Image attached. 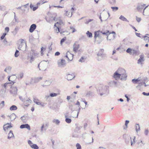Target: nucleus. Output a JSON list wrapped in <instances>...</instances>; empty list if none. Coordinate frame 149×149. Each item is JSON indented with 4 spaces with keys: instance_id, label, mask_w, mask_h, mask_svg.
<instances>
[{
    "instance_id": "393cba45",
    "label": "nucleus",
    "mask_w": 149,
    "mask_h": 149,
    "mask_svg": "<svg viewBox=\"0 0 149 149\" xmlns=\"http://www.w3.org/2000/svg\"><path fill=\"white\" fill-rule=\"evenodd\" d=\"M58 94L57 93H52L50 94L49 95H48L47 96H46V97L47 98V99L50 96L52 97H56Z\"/></svg>"
},
{
    "instance_id": "a18cd8bd",
    "label": "nucleus",
    "mask_w": 149,
    "mask_h": 149,
    "mask_svg": "<svg viewBox=\"0 0 149 149\" xmlns=\"http://www.w3.org/2000/svg\"><path fill=\"white\" fill-rule=\"evenodd\" d=\"M31 146V147L34 149H38L39 148L38 147L36 144H33V145H32Z\"/></svg>"
},
{
    "instance_id": "423d86ee",
    "label": "nucleus",
    "mask_w": 149,
    "mask_h": 149,
    "mask_svg": "<svg viewBox=\"0 0 149 149\" xmlns=\"http://www.w3.org/2000/svg\"><path fill=\"white\" fill-rule=\"evenodd\" d=\"M57 65L58 67L63 68L66 65V61L63 59L59 60L57 62Z\"/></svg>"
},
{
    "instance_id": "bb28decb",
    "label": "nucleus",
    "mask_w": 149,
    "mask_h": 149,
    "mask_svg": "<svg viewBox=\"0 0 149 149\" xmlns=\"http://www.w3.org/2000/svg\"><path fill=\"white\" fill-rule=\"evenodd\" d=\"M65 15L68 17H71L72 15V12L71 13L68 11H65Z\"/></svg>"
},
{
    "instance_id": "2f4dec72",
    "label": "nucleus",
    "mask_w": 149,
    "mask_h": 149,
    "mask_svg": "<svg viewBox=\"0 0 149 149\" xmlns=\"http://www.w3.org/2000/svg\"><path fill=\"white\" fill-rule=\"evenodd\" d=\"M14 136L13 132L12 131H10L8 134V139H10L11 137Z\"/></svg>"
},
{
    "instance_id": "052dcab7",
    "label": "nucleus",
    "mask_w": 149,
    "mask_h": 149,
    "mask_svg": "<svg viewBox=\"0 0 149 149\" xmlns=\"http://www.w3.org/2000/svg\"><path fill=\"white\" fill-rule=\"evenodd\" d=\"M93 19H89L88 20H86V22H85V23L86 24H88L89 22L93 21Z\"/></svg>"
},
{
    "instance_id": "774afa93",
    "label": "nucleus",
    "mask_w": 149,
    "mask_h": 149,
    "mask_svg": "<svg viewBox=\"0 0 149 149\" xmlns=\"http://www.w3.org/2000/svg\"><path fill=\"white\" fill-rule=\"evenodd\" d=\"M5 32H6V33L8 32L9 31V28L8 27H6L5 28Z\"/></svg>"
},
{
    "instance_id": "4c0bfd02",
    "label": "nucleus",
    "mask_w": 149,
    "mask_h": 149,
    "mask_svg": "<svg viewBox=\"0 0 149 149\" xmlns=\"http://www.w3.org/2000/svg\"><path fill=\"white\" fill-rule=\"evenodd\" d=\"M141 81V79L139 78H138L137 79H133L132 80V81L134 84H136L138 82L140 81Z\"/></svg>"
},
{
    "instance_id": "9b49d317",
    "label": "nucleus",
    "mask_w": 149,
    "mask_h": 149,
    "mask_svg": "<svg viewBox=\"0 0 149 149\" xmlns=\"http://www.w3.org/2000/svg\"><path fill=\"white\" fill-rule=\"evenodd\" d=\"M75 77V75L73 73H72L71 74H67L66 77L68 80H71L74 78Z\"/></svg>"
},
{
    "instance_id": "c9c22d12",
    "label": "nucleus",
    "mask_w": 149,
    "mask_h": 149,
    "mask_svg": "<svg viewBox=\"0 0 149 149\" xmlns=\"http://www.w3.org/2000/svg\"><path fill=\"white\" fill-rule=\"evenodd\" d=\"M11 69V67L10 66H8L5 69L4 71L8 73H9L10 72V70Z\"/></svg>"
},
{
    "instance_id": "338daca9",
    "label": "nucleus",
    "mask_w": 149,
    "mask_h": 149,
    "mask_svg": "<svg viewBox=\"0 0 149 149\" xmlns=\"http://www.w3.org/2000/svg\"><path fill=\"white\" fill-rule=\"evenodd\" d=\"M28 143L30 146L31 147L32 146V145H33V144L31 141L29 140L28 141Z\"/></svg>"
},
{
    "instance_id": "c85d7f7f",
    "label": "nucleus",
    "mask_w": 149,
    "mask_h": 149,
    "mask_svg": "<svg viewBox=\"0 0 149 149\" xmlns=\"http://www.w3.org/2000/svg\"><path fill=\"white\" fill-rule=\"evenodd\" d=\"M47 130V128L45 126L44 124H43L41 127L40 131L41 133H43L44 131H45Z\"/></svg>"
},
{
    "instance_id": "a878e982",
    "label": "nucleus",
    "mask_w": 149,
    "mask_h": 149,
    "mask_svg": "<svg viewBox=\"0 0 149 149\" xmlns=\"http://www.w3.org/2000/svg\"><path fill=\"white\" fill-rule=\"evenodd\" d=\"M79 47V45H76L74 44L73 46V51L75 52H76L78 50V49Z\"/></svg>"
},
{
    "instance_id": "f8f14e48",
    "label": "nucleus",
    "mask_w": 149,
    "mask_h": 149,
    "mask_svg": "<svg viewBox=\"0 0 149 149\" xmlns=\"http://www.w3.org/2000/svg\"><path fill=\"white\" fill-rule=\"evenodd\" d=\"M73 55V54L70 53V52H68L65 56L67 58L68 60L70 61H71L72 60Z\"/></svg>"
},
{
    "instance_id": "20e7f679",
    "label": "nucleus",
    "mask_w": 149,
    "mask_h": 149,
    "mask_svg": "<svg viewBox=\"0 0 149 149\" xmlns=\"http://www.w3.org/2000/svg\"><path fill=\"white\" fill-rule=\"evenodd\" d=\"M26 43L23 40L19 44L18 48L20 50L25 51L26 50Z\"/></svg>"
},
{
    "instance_id": "58836bf2",
    "label": "nucleus",
    "mask_w": 149,
    "mask_h": 149,
    "mask_svg": "<svg viewBox=\"0 0 149 149\" xmlns=\"http://www.w3.org/2000/svg\"><path fill=\"white\" fill-rule=\"evenodd\" d=\"M38 6L34 7V6L32 4H31L30 5V8L31 9H32L33 11L36 10L38 8Z\"/></svg>"
},
{
    "instance_id": "4468645a",
    "label": "nucleus",
    "mask_w": 149,
    "mask_h": 149,
    "mask_svg": "<svg viewBox=\"0 0 149 149\" xmlns=\"http://www.w3.org/2000/svg\"><path fill=\"white\" fill-rule=\"evenodd\" d=\"M13 127V126L11 125V123H8L5 125H4L3 126V129L5 131L6 130L8 129V128H10Z\"/></svg>"
},
{
    "instance_id": "ea45409f",
    "label": "nucleus",
    "mask_w": 149,
    "mask_h": 149,
    "mask_svg": "<svg viewBox=\"0 0 149 149\" xmlns=\"http://www.w3.org/2000/svg\"><path fill=\"white\" fill-rule=\"evenodd\" d=\"M52 122L57 125H58L60 123V121L56 119H54Z\"/></svg>"
},
{
    "instance_id": "2eb2a0df",
    "label": "nucleus",
    "mask_w": 149,
    "mask_h": 149,
    "mask_svg": "<svg viewBox=\"0 0 149 149\" xmlns=\"http://www.w3.org/2000/svg\"><path fill=\"white\" fill-rule=\"evenodd\" d=\"M36 25L35 24H33L30 27L29 29V31L30 33H32L36 29Z\"/></svg>"
},
{
    "instance_id": "1a4fd4ad",
    "label": "nucleus",
    "mask_w": 149,
    "mask_h": 149,
    "mask_svg": "<svg viewBox=\"0 0 149 149\" xmlns=\"http://www.w3.org/2000/svg\"><path fill=\"white\" fill-rule=\"evenodd\" d=\"M140 58L137 61V63L139 64L142 65V62H144L145 61L144 58V56L143 53H142L140 55Z\"/></svg>"
},
{
    "instance_id": "4be33fe9",
    "label": "nucleus",
    "mask_w": 149,
    "mask_h": 149,
    "mask_svg": "<svg viewBox=\"0 0 149 149\" xmlns=\"http://www.w3.org/2000/svg\"><path fill=\"white\" fill-rule=\"evenodd\" d=\"M145 4H141L139 5L137 7V9L138 11H140L144 7V6H145Z\"/></svg>"
},
{
    "instance_id": "cd10ccee",
    "label": "nucleus",
    "mask_w": 149,
    "mask_h": 149,
    "mask_svg": "<svg viewBox=\"0 0 149 149\" xmlns=\"http://www.w3.org/2000/svg\"><path fill=\"white\" fill-rule=\"evenodd\" d=\"M132 53L133 54L137 56L140 54V51L138 50L133 49L132 50Z\"/></svg>"
},
{
    "instance_id": "8fccbe9b",
    "label": "nucleus",
    "mask_w": 149,
    "mask_h": 149,
    "mask_svg": "<svg viewBox=\"0 0 149 149\" xmlns=\"http://www.w3.org/2000/svg\"><path fill=\"white\" fill-rule=\"evenodd\" d=\"M70 30H71L72 31V33H73L76 31V30L72 26H70Z\"/></svg>"
},
{
    "instance_id": "6ab92c4d",
    "label": "nucleus",
    "mask_w": 149,
    "mask_h": 149,
    "mask_svg": "<svg viewBox=\"0 0 149 149\" xmlns=\"http://www.w3.org/2000/svg\"><path fill=\"white\" fill-rule=\"evenodd\" d=\"M20 128L21 129L26 128L29 130H30V126L28 124L22 125H20Z\"/></svg>"
},
{
    "instance_id": "f3484780",
    "label": "nucleus",
    "mask_w": 149,
    "mask_h": 149,
    "mask_svg": "<svg viewBox=\"0 0 149 149\" xmlns=\"http://www.w3.org/2000/svg\"><path fill=\"white\" fill-rule=\"evenodd\" d=\"M148 6H147L144 8L143 13V15H149V9H148L146 10V8Z\"/></svg>"
},
{
    "instance_id": "3c124183",
    "label": "nucleus",
    "mask_w": 149,
    "mask_h": 149,
    "mask_svg": "<svg viewBox=\"0 0 149 149\" xmlns=\"http://www.w3.org/2000/svg\"><path fill=\"white\" fill-rule=\"evenodd\" d=\"M76 146L77 149H81V146L79 143H77L76 144Z\"/></svg>"
},
{
    "instance_id": "0eeeda50",
    "label": "nucleus",
    "mask_w": 149,
    "mask_h": 149,
    "mask_svg": "<svg viewBox=\"0 0 149 149\" xmlns=\"http://www.w3.org/2000/svg\"><path fill=\"white\" fill-rule=\"evenodd\" d=\"M17 88L16 87L12 86L10 92L13 96H16L17 95Z\"/></svg>"
},
{
    "instance_id": "f257e3e1",
    "label": "nucleus",
    "mask_w": 149,
    "mask_h": 149,
    "mask_svg": "<svg viewBox=\"0 0 149 149\" xmlns=\"http://www.w3.org/2000/svg\"><path fill=\"white\" fill-rule=\"evenodd\" d=\"M102 33V34L105 35L107 36V40H113L115 38V36L114 35H113L112 36V38H109V35L110 33L109 31H95L94 33V38L95 40H97V37L100 38L101 39L100 41L98 42V43L100 44L102 40V39H101V37L100 36V34Z\"/></svg>"
},
{
    "instance_id": "de8ad7c7",
    "label": "nucleus",
    "mask_w": 149,
    "mask_h": 149,
    "mask_svg": "<svg viewBox=\"0 0 149 149\" xmlns=\"http://www.w3.org/2000/svg\"><path fill=\"white\" fill-rule=\"evenodd\" d=\"M26 116H24L21 118V119L23 122H25L26 120Z\"/></svg>"
},
{
    "instance_id": "79ce46f5",
    "label": "nucleus",
    "mask_w": 149,
    "mask_h": 149,
    "mask_svg": "<svg viewBox=\"0 0 149 149\" xmlns=\"http://www.w3.org/2000/svg\"><path fill=\"white\" fill-rule=\"evenodd\" d=\"M4 101H2L0 104V110L4 107Z\"/></svg>"
},
{
    "instance_id": "39448f33",
    "label": "nucleus",
    "mask_w": 149,
    "mask_h": 149,
    "mask_svg": "<svg viewBox=\"0 0 149 149\" xmlns=\"http://www.w3.org/2000/svg\"><path fill=\"white\" fill-rule=\"evenodd\" d=\"M104 50L103 49H101L99 51L97 54V59L98 61H101L103 59L104 55Z\"/></svg>"
},
{
    "instance_id": "a19ab883",
    "label": "nucleus",
    "mask_w": 149,
    "mask_h": 149,
    "mask_svg": "<svg viewBox=\"0 0 149 149\" xmlns=\"http://www.w3.org/2000/svg\"><path fill=\"white\" fill-rule=\"evenodd\" d=\"M119 19L123 21H125L126 22H128L127 19L124 17L123 16L121 15L119 17Z\"/></svg>"
},
{
    "instance_id": "72a5a7b5",
    "label": "nucleus",
    "mask_w": 149,
    "mask_h": 149,
    "mask_svg": "<svg viewBox=\"0 0 149 149\" xmlns=\"http://www.w3.org/2000/svg\"><path fill=\"white\" fill-rule=\"evenodd\" d=\"M50 84H51V82L49 81H46L45 82V83L42 85V86L43 87H45V86H47L49 85Z\"/></svg>"
},
{
    "instance_id": "680f3d73",
    "label": "nucleus",
    "mask_w": 149,
    "mask_h": 149,
    "mask_svg": "<svg viewBox=\"0 0 149 149\" xmlns=\"http://www.w3.org/2000/svg\"><path fill=\"white\" fill-rule=\"evenodd\" d=\"M85 59L84 57H82L79 60V61L81 62H83L84 61Z\"/></svg>"
},
{
    "instance_id": "c03bdc74",
    "label": "nucleus",
    "mask_w": 149,
    "mask_h": 149,
    "mask_svg": "<svg viewBox=\"0 0 149 149\" xmlns=\"http://www.w3.org/2000/svg\"><path fill=\"white\" fill-rule=\"evenodd\" d=\"M65 121L66 122L68 123H70L71 122V120L70 118H67V117L66 116H65Z\"/></svg>"
},
{
    "instance_id": "7ed1b4c3",
    "label": "nucleus",
    "mask_w": 149,
    "mask_h": 149,
    "mask_svg": "<svg viewBox=\"0 0 149 149\" xmlns=\"http://www.w3.org/2000/svg\"><path fill=\"white\" fill-rule=\"evenodd\" d=\"M117 71L121 76L120 79L121 80L125 81L126 80L127 75L125 69L121 68H119L117 70Z\"/></svg>"
},
{
    "instance_id": "473e14b6",
    "label": "nucleus",
    "mask_w": 149,
    "mask_h": 149,
    "mask_svg": "<svg viewBox=\"0 0 149 149\" xmlns=\"http://www.w3.org/2000/svg\"><path fill=\"white\" fill-rule=\"evenodd\" d=\"M42 77H41L35 78L34 79V82L35 83H37L42 80Z\"/></svg>"
},
{
    "instance_id": "dca6fc26",
    "label": "nucleus",
    "mask_w": 149,
    "mask_h": 149,
    "mask_svg": "<svg viewBox=\"0 0 149 149\" xmlns=\"http://www.w3.org/2000/svg\"><path fill=\"white\" fill-rule=\"evenodd\" d=\"M56 21L58 22L54 24V26H56V25L58 24L60 25L63 24V22L62 20L61 19L60 17L58 18Z\"/></svg>"
},
{
    "instance_id": "4d7b16f0",
    "label": "nucleus",
    "mask_w": 149,
    "mask_h": 149,
    "mask_svg": "<svg viewBox=\"0 0 149 149\" xmlns=\"http://www.w3.org/2000/svg\"><path fill=\"white\" fill-rule=\"evenodd\" d=\"M129 120H126L125 121V127H124V129H126V128L127 127V125L128 124V123H129Z\"/></svg>"
},
{
    "instance_id": "0e129e2a",
    "label": "nucleus",
    "mask_w": 149,
    "mask_h": 149,
    "mask_svg": "<svg viewBox=\"0 0 149 149\" xmlns=\"http://www.w3.org/2000/svg\"><path fill=\"white\" fill-rule=\"evenodd\" d=\"M142 144H143V143L142 141L138 142V145L140 146H142Z\"/></svg>"
},
{
    "instance_id": "09e8293b",
    "label": "nucleus",
    "mask_w": 149,
    "mask_h": 149,
    "mask_svg": "<svg viewBox=\"0 0 149 149\" xmlns=\"http://www.w3.org/2000/svg\"><path fill=\"white\" fill-rule=\"evenodd\" d=\"M3 43L4 44L5 46H7L8 45V42L7 41V40H6V38L4 39H3Z\"/></svg>"
},
{
    "instance_id": "e433bc0d",
    "label": "nucleus",
    "mask_w": 149,
    "mask_h": 149,
    "mask_svg": "<svg viewBox=\"0 0 149 149\" xmlns=\"http://www.w3.org/2000/svg\"><path fill=\"white\" fill-rule=\"evenodd\" d=\"M17 108L16 106L14 105H13L11 106V107H10V109L11 111L15 110H17Z\"/></svg>"
},
{
    "instance_id": "37998d69",
    "label": "nucleus",
    "mask_w": 149,
    "mask_h": 149,
    "mask_svg": "<svg viewBox=\"0 0 149 149\" xmlns=\"http://www.w3.org/2000/svg\"><path fill=\"white\" fill-rule=\"evenodd\" d=\"M87 36L89 38H91L92 37V34L89 31H88L86 33Z\"/></svg>"
},
{
    "instance_id": "ddd939ff",
    "label": "nucleus",
    "mask_w": 149,
    "mask_h": 149,
    "mask_svg": "<svg viewBox=\"0 0 149 149\" xmlns=\"http://www.w3.org/2000/svg\"><path fill=\"white\" fill-rule=\"evenodd\" d=\"M79 108L77 110V113L76 112H74L72 113V117L73 118L77 117V118L78 116L79 112L80 111L81 109V106H78Z\"/></svg>"
},
{
    "instance_id": "69168bd1",
    "label": "nucleus",
    "mask_w": 149,
    "mask_h": 149,
    "mask_svg": "<svg viewBox=\"0 0 149 149\" xmlns=\"http://www.w3.org/2000/svg\"><path fill=\"white\" fill-rule=\"evenodd\" d=\"M111 8L113 10H117L118 9V8L116 7H111Z\"/></svg>"
},
{
    "instance_id": "c756f323",
    "label": "nucleus",
    "mask_w": 149,
    "mask_h": 149,
    "mask_svg": "<svg viewBox=\"0 0 149 149\" xmlns=\"http://www.w3.org/2000/svg\"><path fill=\"white\" fill-rule=\"evenodd\" d=\"M93 95V93L90 91H87L86 94V97H88L90 96H92Z\"/></svg>"
},
{
    "instance_id": "f03ea898",
    "label": "nucleus",
    "mask_w": 149,
    "mask_h": 149,
    "mask_svg": "<svg viewBox=\"0 0 149 149\" xmlns=\"http://www.w3.org/2000/svg\"><path fill=\"white\" fill-rule=\"evenodd\" d=\"M99 90L101 96H107L109 93V87L106 86H100L99 88Z\"/></svg>"
},
{
    "instance_id": "aec40b11",
    "label": "nucleus",
    "mask_w": 149,
    "mask_h": 149,
    "mask_svg": "<svg viewBox=\"0 0 149 149\" xmlns=\"http://www.w3.org/2000/svg\"><path fill=\"white\" fill-rule=\"evenodd\" d=\"M46 20L47 22L50 23L52 22L53 21H55V17H47L46 18Z\"/></svg>"
},
{
    "instance_id": "bf43d9fd",
    "label": "nucleus",
    "mask_w": 149,
    "mask_h": 149,
    "mask_svg": "<svg viewBox=\"0 0 149 149\" xmlns=\"http://www.w3.org/2000/svg\"><path fill=\"white\" fill-rule=\"evenodd\" d=\"M133 141H132V140H131V145L132 146L133 144L135 143V136L133 137Z\"/></svg>"
},
{
    "instance_id": "6e6552de",
    "label": "nucleus",
    "mask_w": 149,
    "mask_h": 149,
    "mask_svg": "<svg viewBox=\"0 0 149 149\" xmlns=\"http://www.w3.org/2000/svg\"><path fill=\"white\" fill-rule=\"evenodd\" d=\"M119 83L118 82L113 80L110 81L109 82V84L111 87H118Z\"/></svg>"
},
{
    "instance_id": "5701e85b",
    "label": "nucleus",
    "mask_w": 149,
    "mask_h": 149,
    "mask_svg": "<svg viewBox=\"0 0 149 149\" xmlns=\"http://www.w3.org/2000/svg\"><path fill=\"white\" fill-rule=\"evenodd\" d=\"M15 78L14 76H11L10 77H9L8 78V80L9 81H10V82H11L12 83V84H13L14 83V80L13 79H15Z\"/></svg>"
},
{
    "instance_id": "49530a36",
    "label": "nucleus",
    "mask_w": 149,
    "mask_h": 149,
    "mask_svg": "<svg viewBox=\"0 0 149 149\" xmlns=\"http://www.w3.org/2000/svg\"><path fill=\"white\" fill-rule=\"evenodd\" d=\"M56 29H55V32H56V33H58L60 31L59 30V26H56Z\"/></svg>"
},
{
    "instance_id": "b1692460",
    "label": "nucleus",
    "mask_w": 149,
    "mask_h": 149,
    "mask_svg": "<svg viewBox=\"0 0 149 149\" xmlns=\"http://www.w3.org/2000/svg\"><path fill=\"white\" fill-rule=\"evenodd\" d=\"M9 117L10 119V121H12L16 118V116L15 114L13 113L9 116Z\"/></svg>"
},
{
    "instance_id": "a211bd4d",
    "label": "nucleus",
    "mask_w": 149,
    "mask_h": 149,
    "mask_svg": "<svg viewBox=\"0 0 149 149\" xmlns=\"http://www.w3.org/2000/svg\"><path fill=\"white\" fill-rule=\"evenodd\" d=\"M113 77L116 80L120 78H121V76L120 75V74L117 72V71H116L114 73Z\"/></svg>"
},
{
    "instance_id": "603ef678",
    "label": "nucleus",
    "mask_w": 149,
    "mask_h": 149,
    "mask_svg": "<svg viewBox=\"0 0 149 149\" xmlns=\"http://www.w3.org/2000/svg\"><path fill=\"white\" fill-rule=\"evenodd\" d=\"M66 39V37H64L63 38H62L61 41L60 43L61 45H62V43L64 42Z\"/></svg>"
},
{
    "instance_id": "f704fd0d",
    "label": "nucleus",
    "mask_w": 149,
    "mask_h": 149,
    "mask_svg": "<svg viewBox=\"0 0 149 149\" xmlns=\"http://www.w3.org/2000/svg\"><path fill=\"white\" fill-rule=\"evenodd\" d=\"M23 76L24 73L22 72H21L18 74L17 77L19 79H21L23 78Z\"/></svg>"
},
{
    "instance_id": "864d4df0",
    "label": "nucleus",
    "mask_w": 149,
    "mask_h": 149,
    "mask_svg": "<svg viewBox=\"0 0 149 149\" xmlns=\"http://www.w3.org/2000/svg\"><path fill=\"white\" fill-rule=\"evenodd\" d=\"M19 52L18 50H16L15 54V56L16 57H17L19 56Z\"/></svg>"
},
{
    "instance_id": "6e6d98bb",
    "label": "nucleus",
    "mask_w": 149,
    "mask_h": 149,
    "mask_svg": "<svg viewBox=\"0 0 149 149\" xmlns=\"http://www.w3.org/2000/svg\"><path fill=\"white\" fill-rule=\"evenodd\" d=\"M132 50L131 48H128L127 49L126 51L128 53H130L131 52H132Z\"/></svg>"
},
{
    "instance_id": "e2e57ef3",
    "label": "nucleus",
    "mask_w": 149,
    "mask_h": 149,
    "mask_svg": "<svg viewBox=\"0 0 149 149\" xmlns=\"http://www.w3.org/2000/svg\"><path fill=\"white\" fill-rule=\"evenodd\" d=\"M136 19L138 22H139L141 20V18L140 17H136Z\"/></svg>"
},
{
    "instance_id": "5fc2aeb1",
    "label": "nucleus",
    "mask_w": 149,
    "mask_h": 149,
    "mask_svg": "<svg viewBox=\"0 0 149 149\" xmlns=\"http://www.w3.org/2000/svg\"><path fill=\"white\" fill-rule=\"evenodd\" d=\"M143 37L144 38V39L145 41H147L148 40L149 41V37H148L147 36H143Z\"/></svg>"
},
{
    "instance_id": "9d476101",
    "label": "nucleus",
    "mask_w": 149,
    "mask_h": 149,
    "mask_svg": "<svg viewBox=\"0 0 149 149\" xmlns=\"http://www.w3.org/2000/svg\"><path fill=\"white\" fill-rule=\"evenodd\" d=\"M31 101L29 98L24 99L23 102L24 106L28 107L31 103Z\"/></svg>"
},
{
    "instance_id": "7c9ffc66",
    "label": "nucleus",
    "mask_w": 149,
    "mask_h": 149,
    "mask_svg": "<svg viewBox=\"0 0 149 149\" xmlns=\"http://www.w3.org/2000/svg\"><path fill=\"white\" fill-rule=\"evenodd\" d=\"M135 129L137 133L140 131V127L138 124H136L135 126Z\"/></svg>"
},
{
    "instance_id": "412c9836",
    "label": "nucleus",
    "mask_w": 149,
    "mask_h": 149,
    "mask_svg": "<svg viewBox=\"0 0 149 149\" xmlns=\"http://www.w3.org/2000/svg\"><path fill=\"white\" fill-rule=\"evenodd\" d=\"M39 100L38 99H36L35 98L33 99V102L36 104L38 105H40L42 106V107H44V105L43 104H42V103L38 102Z\"/></svg>"
},
{
    "instance_id": "13d9d810",
    "label": "nucleus",
    "mask_w": 149,
    "mask_h": 149,
    "mask_svg": "<svg viewBox=\"0 0 149 149\" xmlns=\"http://www.w3.org/2000/svg\"><path fill=\"white\" fill-rule=\"evenodd\" d=\"M7 33H5L3 34L2 36L1 37V40H3L4 39V38L5 36L6 35Z\"/></svg>"
}]
</instances>
